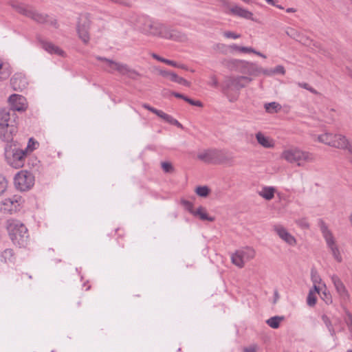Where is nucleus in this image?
<instances>
[{
  "mask_svg": "<svg viewBox=\"0 0 352 352\" xmlns=\"http://www.w3.org/2000/svg\"><path fill=\"white\" fill-rule=\"evenodd\" d=\"M138 23V28L140 30L146 35L157 36L175 41H184L186 39L185 35L179 32L170 29L163 24L155 22L146 16H140Z\"/></svg>",
  "mask_w": 352,
  "mask_h": 352,
  "instance_id": "1",
  "label": "nucleus"
},
{
  "mask_svg": "<svg viewBox=\"0 0 352 352\" xmlns=\"http://www.w3.org/2000/svg\"><path fill=\"white\" fill-rule=\"evenodd\" d=\"M16 113L10 114V110L0 109V139L10 142L18 131Z\"/></svg>",
  "mask_w": 352,
  "mask_h": 352,
  "instance_id": "2",
  "label": "nucleus"
},
{
  "mask_svg": "<svg viewBox=\"0 0 352 352\" xmlns=\"http://www.w3.org/2000/svg\"><path fill=\"white\" fill-rule=\"evenodd\" d=\"M7 230L13 244L19 248H25L29 242V233L26 226L16 219L7 221Z\"/></svg>",
  "mask_w": 352,
  "mask_h": 352,
  "instance_id": "3",
  "label": "nucleus"
},
{
  "mask_svg": "<svg viewBox=\"0 0 352 352\" xmlns=\"http://www.w3.org/2000/svg\"><path fill=\"white\" fill-rule=\"evenodd\" d=\"M10 4L19 13L32 19L38 23H44L55 28H58L56 20L52 16L32 9H28L25 5L16 0L10 1Z\"/></svg>",
  "mask_w": 352,
  "mask_h": 352,
  "instance_id": "4",
  "label": "nucleus"
},
{
  "mask_svg": "<svg viewBox=\"0 0 352 352\" xmlns=\"http://www.w3.org/2000/svg\"><path fill=\"white\" fill-rule=\"evenodd\" d=\"M252 80V78L245 76L228 77L223 82L222 91L229 98L230 101L232 102L236 100V98L231 96L230 92L232 91H239L241 89L246 87Z\"/></svg>",
  "mask_w": 352,
  "mask_h": 352,
  "instance_id": "5",
  "label": "nucleus"
},
{
  "mask_svg": "<svg viewBox=\"0 0 352 352\" xmlns=\"http://www.w3.org/2000/svg\"><path fill=\"white\" fill-rule=\"evenodd\" d=\"M96 58L98 60H102L104 63L103 68L104 70L109 73H113L114 71H117L120 74L126 75L133 79H135L136 77L139 75L135 70L131 69L126 64L115 62L112 60L101 56H97Z\"/></svg>",
  "mask_w": 352,
  "mask_h": 352,
  "instance_id": "6",
  "label": "nucleus"
},
{
  "mask_svg": "<svg viewBox=\"0 0 352 352\" xmlns=\"http://www.w3.org/2000/svg\"><path fill=\"white\" fill-rule=\"evenodd\" d=\"M282 157L289 163H296L299 166H302L304 162L314 161L313 154L296 148L284 151Z\"/></svg>",
  "mask_w": 352,
  "mask_h": 352,
  "instance_id": "7",
  "label": "nucleus"
},
{
  "mask_svg": "<svg viewBox=\"0 0 352 352\" xmlns=\"http://www.w3.org/2000/svg\"><path fill=\"white\" fill-rule=\"evenodd\" d=\"M318 140L320 142L327 144L341 149H347L352 152V146H349L348 140L346 138L340 134H332L330 133H325L318 136Z\"/></svg>",
  "mask_w": 352,
  "mask_h": 352,
  "instance_id": "8",
  "label": "nucleus"
},
{
  "mask_svg": "<svg viewBox=\"0 0 352 352\" xmlns=\"http://www.w3.org/2000/svg\"><path fill=\"white\" fill-rule=\"evenodd\" d=\"M318 226L320 227L322 236L327 243V245L330 249L333 258L338 262L340 263L342 261V256L340 255V250L336 243V241L332 232L328 228V226L326 225V223L321 219L319 221Z\"/></svg>",
  "mask_w": 352,
  "mask_h": 352,
  "instance_id": "9",
  "label": "nucleus"
},
{
  "mask_svg": "<svg viewBox=\"0 0 352 352\" xmlns=\"http://www.w3.org/2000/svg\"><path fill=\"white\" fill-rule=\"evenodd\" d=\"M197 157L204 162L209 164H223L230 160L224 151L216 149L207 150L199 153Z\"/></svg>",
  "mask_w": 352,
  "mask_h": 352,
  "instance_id": "10",
  "label": "nucleus"
},
{
  "mask_svg": "<svg viewBox=\"0 0 352 352\" xmlns=\"http://www.w3.org/2000/svg\"><path fill=\"white\" fill-rule=\"evenodd\" d=\"M34 184V175L26 170L19 172L14 177V185L21 191L28 190Z\"/></svg>",
  "mask_w": 352,
  "mask_h": 352,
  "instance_id": "11",
  "label": "nucleus"
},
{
  "mask_svg": "<svg viewBox=\"0 0 352 352\" xmlns=\"http://www.w3.org/2000/svg\"><path fill=\"white\" fill-rule=\"evenodd\" d=\"M90 16L89 14H82L78 17L76 25V31L79 38L85 43L87 44L89 41V28H90Z\"/></svg>",
  "mask_w": 352,
  "mask_h": 352,
  "instance_id": "12",
  "label": "nucleus"
},
{
  "mask_svg": "<svg viewBox=\"0 0 352 352\" xmlns=\"http://www.w3.org/2000/svg\"><path fill=\"white\" fill-rule=\"evenodd\" d=\"M255 256V251L250 247H245L235 252L231 256V260L234 265L242 268L244 263Z\"/></svg>",
  "mask_w": 352,
  "mask_h": 352,
  "instance_id": "13",
  "label": "nucleus"
},
{
  "mask_svg": "<svg viewBox=\"0 0 352 352\" xmlns=\"http://www.w3.org/2000/svg\"><path fill=\"white\" fill-rule=\"evenodd\" d=\"M27 157V151L13 148L6 152V157L8 163L14 168H19L23 166Z\"/></svg>",
  "mask_w": 352,
  "mask_h": 352,
  "instance_id": "14",
  "label": "nucleus"
},
{
  "mask_svg": "<svg viewBox=\"0 0 352 352\" xmlns=\"http://www.w3.org/2000/svg\"><path fill=\"white\" fill-rule=\"evenodd\" d=\"M21 197L14 195L12 197L6 198L2 201L1 210L4 212L12 213L18 211L20 208Z\"/></svg>",
  "mask_w": 352,
  "mask_h": 352,
  "instance_id": "15",
  "label": "nucleus"
},
{
  "mask_svg": "<svg viewBox=\"0 0 352 352\" xmlns=\"http://www.w3.org/2000/svg\"><path fill=\"white\" fill-rule=\"evenodd\" d=\"M8 101L10 104L12 113L14 111H24L27 108L26 99L21 95L12 94L9 98Z\"/></svg>",
  "mask_w": 352,
  "mask_h": 352,
  "instance_id": "16",
  "label": "nucleus"
},
{
  "mask_svg": "<svg viewBox=\"0 0 352 352\" xmlns=\"http://www.w3.org/2000/svg\"><path fill=\"white\" fill-rule=\"evenodd\" d=\"M263 68L258 67L254 63L248 62L245 60L241 61L239 72L243 74H248L252 76H258L262 74Z\"/></svg>",
  "mask_w": 352,
  "mask_h": 352,
  "instance_id": "17",
  "label": "nucleus"
},
{
  "mask_svg": "<svg viewBox=\"0 0 352 352\" xmlns=\"http://www.w3.org/2000/svg\"><path fill=\"white\" fill-rule=\"evenodd\" d=\"M12 88L16 91L24 90L28 86L25 77L21 74H15L10 80Z\"/></svg>",
  "mask_w": 352,
  "mask_h": 352,
  "instance_id": "18",
  "label": "nucleus"
},
{
  "mask_svg": "<svg viewBox=\"0 0 352 352\" xmlns=\"http://www.w3.org/2000/svg\"><path fill=\"white\" fill-rule=\"evenodd\" d=\"M331 280L340 297L344 300L348 299L349 297V293L340 278L337 275H333Z\"/></svg>",
  "mask_w": 352,
  "mask_h": 352,
  "instance_id": "19",
  "label": "nucleus"
},
{
  "mask_svg": "<svg viewBox=\"0 0 352 352\" xmlns=\"http://www.w3.org/2000/svg\"><path fill=\"white\" fill-rule=\"evenodd\" d=\"M274 230L279 237L289 245H293L296 243V239L290 234L285 228L281 226H274Z\"/></svg>",
  "mask_w": 352,
  "mask_h": 352,
  "instance_id": "20",
  "label": "nucleus"
},
{
  "mask_svg": "<svg viewBox=\"0 0 352 352\" xmlns=\"http://www.w3.org/2000/svg\"><path fill=\"white\" fill-rule=\"evenodd\" d=\"M41 47L43 50L51 54H56L60 56H64L65 52L58 46L55 45L51 42L44 40H39Z\"/></svg>",
  "mask_w": 352,
  "mask_h": 352,
  "instance_id": "21",
  "label": "nucleus"
},
{
  "mask_svg": "<svg viewBox=\"0 0 352 352\" xmlns=\"http://www.w3.org/2000/svg\"><path fill=\"white\" fill-rule=\"evenodd\" d=\"M230 14L235 16H238L245 19L254 20L253 14L243 8L238 6H234L230 8Z\"/></svg>",
  "mask_w": 352,
  "mask_h": 352,
  "instance_id": "22",
  "label": "nucleus"
},
{
  "mask_svg": "<svg viewBox=\"0 0 352 352\" xmlns=\"http://www.w3.org/2000/svg\"><path fill=\"white\" fill-rule=\"evenodd\" d=\"M258 143L265 148H272L275 146L274 141L270 137L265 136L263 133L258 132L255 135Z\"/></svg>",
  "mask_w": 352,
  "mask_h": 352,
  "instance_id": "23",
  "label": "nucleus"
},
{
  "mask_svg": "<svg viewBox=\"0 0 352 352\" xmlns=\"http://www.w3.org/2000/svg\"><path fill=\"white\" fill-rule=\"evenodd\" d=\"M241 61L242 60L234 58L224 59L222 61V65L230 71L239 72Z\"/></svg>",
  "mask_w": 352,
  "mask_h": 352,
  "instance_id": "24",
  "label": "nucleus"
},
{
  "mask_svg": "<svg viewBox=\"0 0 352 352\" xmlns=\"http://www.w3.org/2000/svg\"><path fill=\"white\" fill-rule=\"evenodd\" d=\"M156 115L170 124L177 126L180 128L182 127V125L176 119L173 118L171 116L165 113L161 110H158L156 112Z\"/></svg>",
  "mask_w": 352,
  "mask_h": 352,
  "instance_id": "25",
  "label": "nucleus"
},
{
  "mask_svg": "<svg viewBox=\"0 0 352 352\" xmlns=\"http://www.w3.org/2000/svg\"><path fill=\"white\" fill-rule=\"evenodd\" d=\"M192 214L195 217H199V219L203 221H208L211 222L214 221V218L208 216L206 212V210L203 207H199L196 210H195V212H192Z\"/></svg>",
  "mask_w": 352,
  "mask_h": 352,
  "instance_id": "26",
  "label": "nucleus"
},
{
  "mask_svg": "<svg viewBox=\"0 0 352 352\" xmlns=\"http://www.w3.org/2000/svg\"><path fill=\"white\" fill-rule=\"evenodd\" d=\"M285 73V70L283 66L278 65L274 69H263L262 74L267 76H272L276 74H279L284 75Z\"/></svg>",
  "mask_w": 352,
  "mask_h": 352,
  "instance_id": "27",
  "label": "nucleus"
},
{
  "mask_svg": "<svg viewBox=\"0 0 352 352\" xmlns=\"http://www.w3.org/2000/svg\"><path fill=\"white\" fill-rule=\"evenodd\" d=\"M275 190L273 187H264L259 195L266 200H271L274 196Z\"/></svg>",
  "mask_w": 352,
  "mask_h": 352,
  "instance_id": "28",
  "label": "nucleus"
},
{
  "mask_svg": "<svg viewBox=\"0 0 352 352\" xmlns=\"http://www.w3.org/2000/svg\"><path fill=\"white\" fill-rule=\"evenodd\" d=\"M1 258L6 263H13L15 259L13 250L6 249L1 254Z\"/></svg>",
  "mask_w": 352,
  "mask_h": 352,
  "instance_id": "29",
  "label": "nucleus"
},
{
  "mask_svg": "<svg viewBox=\"0 0 352 352\" xmlns=\"http://www.w3.org/2000/svg\"><path fill=\"white\" fill-rule=\"evenodd\" d=\"M265 109L267 113H272L280 111L281 106L276 102H272L265 104Z\"/></svg>",
  "mask_w": 352,
  "mask_h": 352,
  "instance_id": "30",
  "label": "nucleus"
},
{
  "mask_svg": "<svg viewBox=\"0 0 352 352\" xmlns=\"http://www.w3.org/2000/svg\"><path fill=\"white\" fill-rule=\"evenodd\" d=\"M282 316H274L269 318L266 322L267 324L273 329H277L279 327L280 322L283 320Z\"/></svg>",
  "mask_w": 352,
  "mask_h": 352,
  "instance_id": "31",
  "label": "nucleus"
},
{
  "mask_svg": "<svg viewBox=\"0 0 352 352\" xmlns=\"http://www.w3.org/2000/svg\"><path fill=\"white\" fill-rule=\"evenodd\" d=\"M322 320L324 323L327 328L328 329V331H329L330 335L332 337H334L336 336V331H335V329L332 325V323H331L330 319L326 315H322Z\"/></svg>",
  "mask_w": 352,
  "mask_h": 352,
  "instance_id": "32",
  "label": "nucleus"
},
{
  "mask_svg": "<svg viewBox=\"0 0 352 352\" xmlns=\"http://www.w3.org/2000/svg\"><path fill=\"white\" fill-rule=\"evenodd\" d=\"M210 192V189L207 186H200L196 188L195 192L201 197H206Z\"/></svg>",
  "mask_w": 352,
  "mask_h": 352,
  "instance_id": "33",
  "label": "nucleus"
},
{
  "mask_svg": "<svg viewBox=\"0 0 352 352\" xmlns=\"http://www.w3.org/2000/svg\"><path fill=\"white\" fill-rule=\"evenodd\" d=\"M173 82H177L178 84L183 85L186 87L190 86V82L182 77L178 76L175 73L171 74V79Z\"/></svg>",
  "mask_w": 352,
  "mask_h": 352,
  "instance_id": "34",
  "label": "nucleus"
},
{
  "mask_svg": "<svg viewBox=\"0 0 352 352\" xmlns=\"http://www.w3.org/2000/svg\"><path fill=\"white\" fill-rule=\"evenodd\" d=\"M316 294L312 289H310L307 298V303L309 307H314L316 303Z\"/></svg>",
  "mask_w": 352,
  "mask_h": 352,
  "instance_id": "35",
  "label": "nucleus"
},
{
  "mask_svg": "<svg viewBox=\"0 0 352 352\" xmlns=\"http://www.w3.org/2000/svg\"><path fill=\"white\" fill-rule=\"evenodd\" d=\"M9 76V71L3 67V64L0 61V82L6 80Z\"/></svg>",
  "mask_w": 352,
  "mask_h": 352,
  "instance_id": "36",
  "label": "nucleus"
},
{
  "mask_svg": "<svg viewBox=\"0 0 352 352\" xmlns=\"http://www.w3.org/2000/svg\"><path fill=\"white\" fill-rule=\"evenodd\" d=\"M8 182L4 176L0 175V195L3 194L7 188Z\"/></svg>",
  "mask_w": 352,
  "mask_h": 352,
  "instance_id": "37",
  "label": "nucleus"
},
{
  "mask_svg": "<svg viewBox=\"0 0 352 352\" xmlns=\"http://www.w3.org/2000/svg\"><path fill=\"white\" fill-rule=\"evenodd\" d=\"M298 87L305 89L314 94H318V92L316 89L312 88L311 86H309V84H307L306 82H298Z\"/></svg>",
  "mask_w": 352,
  "mask_h": 352,
  "instance_id": "38",
  "label": "nucleus"
},
{
  "mask_svg": "<svg viewBox=\"0 0 352 352\" xmlns=\"http://www.w3.org/2000/svg\"><path fill=\"white\" fill-rule=\"evenodd\" d=\"M162 168L166 173H171L173 170L172 164L167 162H163L161 164Z\"/></svg>",
  "mask_w": 352,
  "mask_h": 352,
  "instance_id": "39",
  "label": "nucleus"
},
{
  "mask_svg": "<svg viewBox=\"0 0 352 352\" xmlns=\"http://www.w3.org/2000/svg\"><path fill=\"white\" fill-rule=\"evenodd\" d=\"M223 36L228 38H233L236 39L241 37V35L239 34H236L234 32L230 31H226L223 32Z\"/></svg>",
  "mask_w": 352,
  "mask_h": 352,
  "instance_id": "40",
  "label": "nucleus"
},
{
  "mask_svg": "<svg viewBox=\"0 0 352 352\" xmlns=\"http://www.w3.org/2000/svg\"><path fill=\"white\" fill-rule=\"evenodd\" d=\"M344 319L348 327L352 326V314L349 311H345V316Z\"/></svg>",
  "mask_w": 352,
  "mask_h": 352,
  "instance_id": "41",
  "label": "nucleus"
},
{
  "mask_svg": "<svg viewBox=\"0 0 352 352\" xmlns=\"http://www.w3.org/2000/svg\"><path fill=\"white\" fill-rule=\"evenodd\" d=\"M344 319L348 327L352 326V314L349 311H345V316Z\"/></svg>",
  "mask_w": 352,
  "mask_h": 352,
  "instance_id": "42",
  "label": "nucleus"
},
{
  "mask_svg": "<svg viewBox=\"0 0 352 352\" xmlns=\"http://www.w3.org/2000/svg\"><path fill=\"white\" fill-rule=\"evenodd\" d=\"M311 280L314 282V283L316 284V283H320V281L321 280V278L316 270H312L311 272Z\"/></svg>",
  "mask_w": 352,
  "mask_h": 352,
  "instance_id": "43",
  "label": "nucleus"
},
{
  "mask_svg": "<svg viewBox=\"0 0 352 352\" xmlns=\"http://www.w3.org/2000/svg\"><path fill=\"white\" fill-rule=\"evenodd\" d=\"M182 204L190 213L192 214V212H195V210H193V205L190 201L187 200H183Z\"/></svg>",
  "mask_w": 352,
  "mask_h": 352,
  "instance_id": "44",
  "label": "nucleus"
},
{
  "mask_svg": "<svg viewBox=\"0 0 352 352\" xmlns=\"http://www.w3.org/2000/svg\"><path fill=\"white\" fill-rule=\"evenodd\" d=\"M298 226H300L302 228H309V224L305 219H301L296 221Z\"/></svg>",
  "mask_w": 352,
  "mask_h": 352,
  "instance_id": "45",
  "label": "nucleus"
},
{
  "mask_svg": "<svg viewBox=\"0 0 352 352\" xmlns=\"http://www.w3.org/2000/svg\"><path fill=\"white\" fill-rule=\"evenodd\" d=\"M184 100L191 105L197 106V107H202V103L199 100H193L190 98H184Z\"/></svg>",
  "mask_w": 352,
  "mask_h": 352,
  "instance_id": "46",
  "label": "nucleus"
},
{
  "mask_svg": "<svg viewBox=\"0 0 352 352\" xmlns=\"http://www.w3.org/2000/svg\"><path fill=\"white\" fill-rule=\"evenodd\" d=\"M258 349V346L256 344L251 345L250 346L245 347L243 349L244 352H256Z\"/></svg>",
  "mask_w": 352,
  "mask_h": 352,
  "instance_id": "47",
  "label": "nucleus"
},
{
  "mask_svg": "<svg viewBox=\"0 0 352 352\" xmlns=\"http://www.w3.org/2000/svg\"><path fill=\"white\" fill-rule=\"evenodd\" d=\"M109 1L113 3L120 4V5H124V6H130V3H129V0H109Z\"/></svg>",
  "mask_w": 352,
  "mask_h": 352,
  "instance_id": "48",
  "label": "nucleus"
},
{
  "mask_svg": "<svg viewBox=\"0 0 352 352\" xmlns=\"http://www.w3.org/2000/svg\"><path fill=\"white\" fill-rule=\"evenodd\" d=\"M240 52H243V53H250V52L254 53V49H253L252 47H241L240 48Z\"/></svg>",
  "mask_w": 352,
  "mask_h": 352,
  "instance_id": "49",
  "label": "nucleus"
},
{
  "mask_svg": "<svg viewBox=\"0 0 352 352\" xmlns=\"http://www.w3.org/2000/svg\"><path fill=\"white\" fill-rule=\"evenodd\" d=\"M142 107H143L144 109H147V110H148V111H150L153 112V113H155V114H156V112L158 111V109H155V108H153V107H151L150 105H148V104H146V103H145V104H142Z\"/></svg>",
  "mask_w": 352,
  "mask_h": 352,
  "instance_id": "50",
  "label": "nucleus"
},
{
  "mask_svg": "<svg viewBox=\"0 0 352 352\" xmlns=\"http://www.w3.org/2000/svg\"><path fill=\"white\" fill-rule=\"evenodd\" d=\"M221 2L222 3V6L224 7L225 8L228 9V10H230V8L231 7H230V3L227 0H221ZM226 13H228L230 14V11H226Z\"/></svg>",
  "mask_w": 352,
  "mask_h": 352,
  "instance_id": "51",
  "label": "nucleus"
},
{
  "mask_svg": "<svg viewBox=\"0 0 352 352\" xmlns=\"http://www.w3.org/2000/svg\"><path fill=\"white\" fill-rule=\"evenodd\" d=\"M163 63H166L168 65H171L173 67L178 66V63L177 62H175L173 60H170L168 59H166V58L164 59Z\"/></svg>",
  "mask_w": 352,
  "mask_h": 352,
  "instance_id": "52",
  "label": "nucleus"
},
{
  "mask_svg": "<svg viewBox=\"0 0 352 352\" xmlns=\"http://www.w3.org/2000/svg\"><path fill=\"white\" fill-rule=\"evenodd\" d=\"M323 294H324V296L325 298H324V300L326 304L331 303L332 302V300H331V296L329 294L325 293V292H324Z\"/></svg>",
  "mask_w": 352,
  "mask_h": 352,
  "instance_id": "53",
  "label": "nucleus"
},
{
  "mask_svg": "<svg viewBox=\"0 0 352 352\" xmlns=\"http://www.w3.org/2000/svg\"><path fill=\"white\" fill-rule=\"evenodd\" d=\"M210 85L215 87L218 86L219 83L217 78L214 76L211 77V81L210 82Z\"/></svg>",
  "mask_w": 352,
  "mask_h": 352,
  "instance_id": "54",
  "label": "nucleus"
},
{
  "mask_svg": "<svg viewBox=\"0 0 352 352\" xmlns=\"http://www.w3.org/2000/svg\"><path fill=\"white\" fill-rule=\"evenodd\" d=\"M173 72H168V71H165V70H163V71H161L160 72V74L162 76H164V77H169L170 79H171V74H173Z\"/></svg>",
  "mask_w": 352,
  "mask_h": 352,
  "instance_id": "55",
  "label": "nucleus"
},
{
  "mask_svg": "<svg viewBox=\"0 0 352 352\" xmlns=\"http://www.w3.org/2000/svg\"><path fill=\"white\" fill-rule=\"evenodd\" d=\"M172 95L177 98H182L184 100V98H187V96H185L184 95L177 93V92H172Z\"/></svg>",
  "mask_w": 352,
  "mask_h": 352,
  "instance_id": "56",
  "label": "nucleus"
},
{
  "mask_svg": "<svg viewBox=\"0 0 352 352\" xmlns=\"http://www.w3.org/2000/svg\"><path fill=\"white\" fill-rule=\"evenodd\" d=\"M152 56L153 58H154L155 59L157 60L158 61H160L162 63H163V60L164 59V58H162L161 56H160L159 55L156 54H152Z\"/></svg>",
  "mask_w": 352,
  "mask_h": 352,
  "instance_id": "57",
  "label": "nucleus"
},
{
  "mask_svg": "<svg viewBox=\"0 0 352 352\" xmlns=\"http://www.w3.org/2000/svg\"><path fill=\"white\" fill-rule=\"evenodd\" d=\"M314 294H319V292H320V289L319 287L316 285V284L314 283V285L313 287V289H311Z\"/></svg>",
  "mask_w": 352,
  "mask_h": 352,
  "instance_id": "58",
  "label": "nucleus"
},
{
  "mask_svg": "<svg viewBox=\"0 0 352 352\" xmlns=\"http://www.w3.org/2000/svg\"><path fill=\"white\" fill-rule=\"evenodd\" d=\"M230 47L234 50H236V51H239L240 52V48L241 47V46H238L236 44H233L232 45L230 46Z\"/></svg>",
  "mask_w": 352,
  "mask_h": 352,
  "instance_id": "59",
  "label": "nucleus"
},
{
  "mask_svg": "<svg viewBox=\"0 0 352 352\" xmlns=\"http://www.w3.org/2000/svg\"><path fill=\"white\" fill-rule=\"evenodd\" d=\"M254 54H256V55H258V56H261L262 58H266L265 55H264L263 54L261 53L260 52L256 51L255 50H254Z\"/></svg>",
  "mask_w": 352,
  "mask_h": 352,
  "instance_id": "60",
  "label": "nucleus"
},
{
  "mask_svg": "<svg viewBox=\"0 0 352 352\" xmlns=\"http://www.w3.org/2000/svg\"><path fill=\"white\" fill-rule=\"evenodd\" d=\"M175 67H178V68H181V69H187V67L185 65H183V64H179L178 63V66H175Z\"/></svg>",
  "mask_w": 352,
  "mask_h": 352,
  "instance_id": "61",
  "label": "nucleus"
},
{
  "mask_svg": "<svg viewBox=\"0 0 352 352\" xmlns=\"http://www.w3.org/2000/svg\"><path fill=\"white\" fill-rule=\"evenodd\" d=\"M267 3H268L269 4H271L272 6H276V3L275 2L276 1V0H265Z\"/></svg>",
  "mask_w": 352,
  "mask_h": 352,
  "instance_id": "62",
  "label": "nucleus"
},
{
  "mask_svg": "<svg viewBox=\"0 0 352 352\" xmlns=\"http://www.w3.org/2000/svg\"><path fill=\"white\" fill-rule=\"evenodd\" d=\"M286 12H296V9H294L293 8H287L286 10Z\"/></svg>",
  "mask_w": 352,
  "mask_h": 352,
  "instance_id": "63",
  "label": "nucleus"
},
{
  "mask_svg": "<svg viewBox=\"0 0 352 352\" xmlns=\"http://www.w3.org/2000/svg\"><path fill=\"white\" fill-rule=\"evenodd\" d=\"M347 146H352V143H349V142H348V145H347ZM349 151V153L351 154V156H350V161H351V164H352V151Z\"/></svg>",
  "mask_w": 352,
  "mask_h": 352,
  "instance_id": "64",
  "label": "nucleus"
}]
</instances>
